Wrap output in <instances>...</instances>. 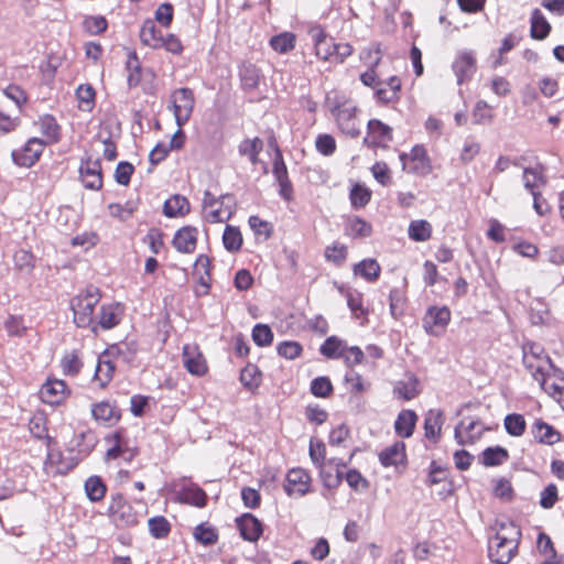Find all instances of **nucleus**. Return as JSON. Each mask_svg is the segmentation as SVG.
Instances as JSON below:
<instances>
[{
    "label": "nucleus",
    "instance_id": "412c9836",
    "mask_svg": "<svg viewBox=\"0 0 564 564\" xmlns=\"http://www.w3.org/2000/svg\"><path fill=\"white\" fill-rule=\"evenodd\" d=\"M34 123L39 127L42 135L45 138L44 142H46V144H52L59 141L61 126L52 115L45 113L40 116Z\"/></svg>",
    "mask_w": 564,
    "mask_h": 564
},
{
    "label": "nucleus",
    "instance_id": "2eb2a0df",
    "mask_svg": "<svg viewBox=\"0 0 564 564\" xmlns=\"http://www.w3.org/2000/svg\"><path fill=\"white\" fill-rule=\"evenodd\" d=\"M183 365L194 376H203L207 372L206 360L195 345H185L183 347Z\"/></svg>",
    "mask_w": 564,
    "mask_h": 564
},
{
    "label": "nucleus",
    "instance_id": "2f4dec72",
    "mask_svg": "<svg viewBox=\"0 0 564 564\" xmlns=\"http://www.w3.org/2000/svg\"><path fill=\"white\" fill-rule=\"evenodd\" d=\"M381 268L375 259H365L354 265V273L360 275L368 282L376 281L380 275Z\"/></svg>",
    "mask_w": 564,
    "mask_h": 564
},
{
    "label": "nucleus",
    "instance_id": "49530a36",
    "mask_svg": "<svg viewBox=\"0 0 564 564\" xmlns=\"http://www.w3.org/2000/svg\"><path fill=\"white\" fill-rule=\"evenodd\" d=\"M347 305L356 318L367 315L368 311L364 307L362 294L358 291L346 292Z\"/></svg>",
    "mask_w": 564,
    "mask_h": 564
},
{
    "label": "nucleus",
    "instance_id": "4be33fe9",
    "mask_svg": "<svg viewBox=\"0 0 564 564\" xmlns=\"http://www.w3.org/2000/svg\"><path fill=\"white\" fill-rule=\"evenodd\" d=\"M379 460L384 467L404 465L406 460L404 443L395 442L393 445L381 451Z\"/></svg>",
    "mask_w": 564,
    "mask_h": 564
},
{
    "label": "nucleus",
    "instance_id": "3c124183",
    "mask_svg": "<svg viewBox=\"0 0 564 564\" xmlns=\"http://www.w3.org/2000/svg\"><path fill=\"white\" fill-rule=\"evenodd\" d=\"M252 340L259 347H265L273 341V333L265 324H257L252 329Z\"/></svg>",
    "mask_w": 564,
    "mask_h": 564
},
{
    "label": "nucleus",
    "instance_id": "39448f33",
    "mask_svg": "<svg viewBox=\"0 0 564 564\" xmlns=\"http://www.w3.org/2000/svg\"><path fill=\"white\" fill-rule=\"evenodd\" d=\"M170 109L173 110L176 124L182 128L191 118L194 109V93L189 88L175 89L170 97Z\"/></svg>",
    "mask_w": 564,
    "mask_h": 564
},
{
    "label": "nucleus",
    "instance_id": "f257e3e1",
    "mask_svg": "<svg viewBox=\"0 0 564 564\" xmlns=\"http://www.w3.org/2000/svg\"><path fill=\"white\" fill-rule=\"evenodd\" d=\"M521 530L513 522H501L496 534L489 539L488 555L495 564H508L517 554Z\"/></svg>",
    "mask_w": 564,
    "mask_h": 564
},
{
    "label": "nucleus",
    "instance_id": "4468645a",
    "mask_svg": "<svg viewBox=\"0 0 564 564\" xmlns=\"http://www.w3.org/2000/svg\"><path fill=\"white\" fill-rule=\"evenodd\" d=\"M451 321V311L447 306H432L423 317V327L427 334L436 335L435 328L444 329Z\"/></svg>",
    "mask_w": 564,
    "mask_h": 564
},
{
    "label": "nucleus",
    "instance_id": "c756f323",
    "mask_svg": "<svg viewBox=\"0 0 564 564\" xmlns=\"http://www.w3.org/2000/svg\"><path fill=\"white\" fill-rule=\"evenodd\" d=\"M551 31V25L539 9H534L531 14L530 34L534 40L545 39Z\"/></svg>",
    "mask_w": 564,
    "mask_h": 564
},
{
    "label": "nucleus",
    "instance_id": "ea45409f",
    "mask_svg": "<svg viewBox=\"0 0 564 564\" xmlns=\"http://www.w3.org/2000/svg\"><path fill=\"white\" fill-rule=\"evenodd\" d=\"M551 375L545 376V383H539L541 389L549 393L551 397L557 399L564 410V377L560 378V382L556 380L551 381Z\"/></svg>",
    "mask_w": 564,
    "mask_h": 564
},
{
    "label": "nucleus",
    "instance_id": "8fccbe9b",
    "mask_svg": "<svg viewBox=\"0 0 564 564\" xmlns=\"http://www.w3.org/2000/svg\"><path fill=\"white\" fill-rule=\"evenodd\" d=\"M119 324L117 307L112 304L102 305L99 315V325L104 329H110Z\"/></svg>",
    "mask_w": 564,
    "mask_h": 564
},
{
    "label": "nucleus",
    "instance_id": "603ef678",
    "mask_svg": "<svg viewBox=\"0 0 564 564\" xmlns=\"http://www.w3.org/2000/svg\"><path fill=\"white\" fill-rule=\"evenodd\" d=\"M522 180L525 189H528L532 195L533 193H538L535 188L540 183L544 182L542 173L538 169L533 167H525L523 170Z\"/></svg>",
    "mask_w": 564,
    "mask_h": 564
},
{
    "label": "nucleus",
    "instance_id": "bf43d9fd",
    "mask_svg": "<svg viewBox=\"0 0 564 564\" xmlns=\"http://www.w3.org/2000/svg\"><path fill=\"white\" fill-rule=\"evenodd\" d=\"M97 444V436L93 431L82 432L77 436L76 445L80 453L88 454Z\"/></svg>",
    "mask_w": 564,
    "mask_h": 564
},
{
    "label": "nucleus",
    "instance_id": "e2e57ef3",
    "mask_svg": "<svg viewBox=\"0 0 564 564\" xmlns=\"http://www.w3.org/2000/svg\"><path fill=\"white\" fill-rule=\"evenodd\" d=\"M325 456H326V446L322 441L314 442L311 440L310 442V457L313 462V464L318 467L322 466L325 463Z\"/></svg>",
    "mask_w": 564,
    "mask_h": 564
},
{
    "label": "nucleus",
    "instance_id": "f704fd0d",
    "mask_svg": "<svg viewBox=\"0 0 564 564\" xmlns=\"http://www.w3.org/2000/svg\"><path fill=\"white\" fill-rule=\"evenodd\" d=\"M409 237L413 241L423 242L431 238L432 226L427 220H412L408 229Z\"/></svg>",
    "mask_w": 564,
    "mask_h": 564
},
{
    "label": "nucleus",
    "instance_id": "7c9ffc66",
    "mask_svg": "<svg viewBox=\"0 0 564 564\" xmlns=\"http://www.w3.org/2000/svg\"><path fill=\"white\" fill-rule=\"evenodd\" d=\"M397 398L410 401L419 395V380L416 377L411 376L406 381H399L393 389Z\"/></svg>",
    "mask_w": 564,
    "mask_h": 564
},
{
    "label": "nucleus",
    "instance_id": "4d7b16f0",
    "mask_svg": "<svg viewBox=\"0 0 564 564\" xmlns=\"http://www.w3.org/2000/svg\"><path fill=\"white\" fill-rule=\"evenodd\" d=\"M127 68L129 70L128 85L129 87H137L141 82L140 63L135 53L128 56Z\"/></svg>",
    "mask_w": 564,
    "mask_h": 564
},
{
    "label": "nucleus",
    "instance_id": "a878e982",
    "mask_svg": "<svg viewBox=\"0 0 564 564\" xmlns=\"http://www.w3.org/2000/svg\"><path fill=\"white\" fill-rule=\"evenodd\" d=\"M444 419L440 410H430L424 419L425 437L436 442L441 435Z\"/></svg>",
    "mask_w": 564,
    "mask_h": 564
},
{
    "label": "nucleus",
    "instance_id": "58836bf2",
    "mask_svg": "<svg viewBox=\"0 0 564 564\" xmlns=\"http://www.w3.org/2000/svg\"><path fill=\"white\" fill-rule=\"evenodd\" d=\"M223 243L230 252L238 251L242 246V236L237 227L227 225L223 234Z\"/></svg>",
    "mask_w": 564,
    "mask_h": 564
},
{
    "label": "nucleus",
    "instance_id": "c85d7f7f",
    "mask_svg": "<svg viewBox=\"0 0 564 564\" xmlns=\"http://www.w3.org/2000/svg\"><path fill=\"white\" fill-rule=\"evenodd\" d=\"M346 349L347 345L344 340L336 336H330L322 344L319 352L329 359H338L345 356Z\"/></svg>",
    "mask_w": 564,
    "mask_h": 564
},
{
    "label": "nucleus",
    "instance_id": "5fc2aeb1",
    "mask_svg": "<svg viewBox=\"0 0 564 564\" xmlns=\"http://www.w3.org/2000/svg\"><path fill=\"white\" fill-rule=\"evenodd\" d=\"M310 390L317 398H327L333 392V384L328 377H317L312 380Z\"/></svg>",
    "mask_w": 564,
    "mask_h": 564
},
{
    "label": "nucleus",
    "instance_id": "a18cd8bd",
    "mask_svg": "<svg viewBox=\"0 0 564 564\" xmlns=\"http://www.w3.org/2000/svg\"><path fill=\"white\" fill-rule=\"evenodd\" d=\"M148 523L149 531L155 539H164L171 531L170 522L162 516L151 518Z\"/></svg>",
    "mask_w": 564,
    "mask_h": 564
},
{
    "label": "nucleus",
    "instance_id": "680f3d73",
    "mask_svg": "<svg viewBox=\"0 0 564 564\" xmlns=\"http://www.w3.org/2000/svg\"><path fill=\"white\" fill-rule=\"evenodd\" d=\"M315 147L321 154L328 156L335 152L336 141L330 134H318Z\"/></svg>",
    "mask_w": 564,
    "mask_h": 564
},
{
    "label": "nucleus",
    "instance_id": "37998d69",
    "mask_svg": "<svg viewBox=\"0 0 564 564\" xmlns=\"http://www.w3.org/2000/svg\"><path fill=\"white\" fill-rule=\"evenodd\" d=\"M505 429L511 436L519 437L525 431V420L521 414H508L505 417Z\"/></svg>",
    "mask_w": 564,
    "mask_h": 564
},
{
    "label": "nucleus",
    "instance_id": "4c0bfd02",
    "mask_svg": "<svg viewBox=\"0 0 564 564\" xmlns=\"http://www.w3.org/2000/svg\"><path fill=\"white\" fill-rule=\"evenodd\" d=\"M106 490V485L98 476H90L85 481L86 495L93 502L100 501L105 497Z\"/></svg>",
    "mask_w": 564,
    "mask_h": 564
},
{
    "label": "nucleus",
    "instance_id": "f3484780",
    "mask_svg": "<svg viewBox=\"0 0 564 564\" xmlns=\"http://www.w3.org/2000/svg\"><path fill=\"white\" fill-rule=\"evenodd\" d=\"M67 395V386L63 380H47L40 390L41 400L44 403L56 405L65 400Z\"/></svg>",
    "mask_w": 564,
    "mask_h": 564
},
{
    "label": "nucleus",
    "instance_id": "69168bd1",
    "mask_svg": "<svg viewBox=\"0 0 564 564\" xmlns=\"http://www.w3.org/2000/svg\"><path fill=\"white\" fill-rule=\"evenodd\" d=\"M278 354L286 359H294L302 352V346L297 341H283L276 347Z\"/></svg>",
    "mask_w": 564,
    "mask_h": 564
},
{
    "label": "nucleus",
    "instance_id": "a211bd4d",
    "mask_svg": "<svg viewBox=\"0 0 564 564\" xmlns=\"http://www.w3.org/2000/svg\"><path fill=\"white\" fill-rule=\"evenodd\" d=\"M91 415L100 424L112 426L121 417L120 410L108 401H101L91 405Z\"/></svg>",
    "mask_w": 564,
    "mask_h": 564
},
{
    "label": "nucleus",
    "instance_id": "13d9d810",
    "mask_svg": "<svg viewBox=\"0 0 564 564\" xmlns=\"http://www.w3.org/2000/svg\"><path fill=\"white\" fill-rule=\"evenodd\" d=\"M76 96L82 109L90 110L93 108L95 90L90 85H80L76 90Z\"/></svg>",
    "mask_w": 564,
    "mask_h": 564
},
{
    "label": "nucleus",
    "instance_id": "393cba45",
    "mask_svg": "<svg viewBox=\"0 0 564 564\" xmlns=\"http://www.w3.org/2000/svg\"><path fill=\"white\" fill-rule=\"evenodd\" d=\"M534 438L543 444L553 445L560 441V433L547 423L536 420L532 425Z\"/></svg>",
    "mask_w": 564,
    "mask_h": 564
},
{
    "label": "nucleus",
    "instance_id": "dca6fc26",
    "mask_svg": "<svg viewBox=\"0 0 564 564\" xmlns=\"http://www.w3.org/2000/svg\"><path fill=\"white\" fill-rule=\"evenodd\" d=\"M482 429L480 422L475 419H466L459 422L455 427L454 436L458 444H473L481 436Z\"/></svg>",
    "mask_w": 564,
    "mask_h": 564
},
{
    "label": "nucleus",
    "instance_id": "052dcab7",
    "mask_svg": "<svg viewBox=\"0 0 564 564\" xmlns=\"http://www.w3.org/2000/svg\"><path fill=\"white\" fill-rule=\"evenodd\" d=\"M194 536L203 545H212L216 543L218 539L215 530L204 524H199L195 528Z\"/></svg>",
    "mask_w": 564,
    "mask_h": 564
},
{
    "label": "nucleus",
    "instance_id": "c03bdc74",
    "mask_svg": "<svg viewBox=\"0 0 564 564\" xmlns=\"http://www.w3.org/2000/svg\"><path fill=\"white\" fill-rule=\"evenodd\" d=\"M319 469V476L325 487L332 489L340 485L343 479V473L339 469L333 471L332 467L327 464L317 467Z\"/></svg>",
    "mask_w": 564,
    "mask_h": 564
},
{
    "label": "nucleus",
    "instance_id": "774afa93",
    "mask_svg": "<svg viewBox=\"0 0 564 564\" xmlns=\"http://www.w3.org/2000/svg\"><path fill=\"white\" fill-rule=\"evenodd\" d=\"M84 28L89 34H99L107 29V20L101 15L88 17L84 20Z\"/></svg>",
    "mask_w": 564,
    "mask_h": 564
},
{
    "label": "nucleus",
    "instance_id": "5701e85b",
    "mask_svg": "<svg viewBox=\"0 0 564 564\" xmlns=\"http://www.w3.org/2000/svg\"><path fill=\"white\" fill-rule=\"evenodd\" d=\"M417 415L413 410H402L394 422V431L398 436L408 438L413 434Z\"/></svg>",
    "mask_w": 564,
    "mask_h": 564
},
{
    "label": "nucleus",
    "instance_id": "864d4df0",
    "mask_svg": "<svg viewBox=\"0 0 564 564\" xmlns=\"http://www.w3.org/2000/svg\"><path fill=\"white\" fill-rule=\"evenodd\" d=\"M62 369L64 373L69 376H76L82 368V361L78 357V354L73 350L70 352H66L61 361Z\"/></svg>",
    "mask_w": 564,
    "mask_h": 564
},
{
    "label": "nucleus",
    "instance_id": "9b49d317",
    "mask_svg": "<svg viewBox=\"0 0 564 564\" xmlns=\"http://www.w3.org/2000/svg\"><path fill=\"white\" fill-rule=\"evenodd\" d=\"M79 173L84 186L98 191L102 186L101 164L99 160L87 159L79 166Z\"/></svg>",
    "mask_w": 564,
    "mask_h": 564
},
{
    "label": "nucleus",
    "instance_id": "09e8293b",
    "mask_svg": "<svg viewBox=\"0 0 564 564\" xmlns=\"http://www.w3.org/2000/svg\"><path fill=\"white\" fill-rule=\"evenodd\" d=\"M241 383L252 390L259 387L260 384V371L254 365H247L240 373Z\"/></svg>",
    "mask_w": 564,
    "mask_h": 564
},
{
    "label": "nucleus",
    "instance_id": "0eeeda50",
    "mask_svg": "<svg viewBox=\"0 0 564 564\" xmlns=\"http://www.w3.org/2000/svg\"><path fill=\"white\" fill-rule=\"evenodd\" d=\"M399 158L402 169L410 173L425 175L431 171L430 160L422 145L413 147L410 153H401Z\"/></svg>",
    "mask_w": 564,
    "mask_h": 564
},
{
    "label": "nucleus",
    "instance_id": "b1692460",
    "mask_svg": "<svg viewBox=\"0 0 564 564\" xmlns=\"http://www.w3.org/2000/svg\"><path fill=\"white\" fill-rule=\"evenodd\" d=\"M163 213L170 218L185 216L189 213L188 199L178 194L171 196L164 203Z\"/></svg>",
    "mask_w": 564,
    "mask_h": 564
},
{
    "label": "nucleus",
    "instance_id": "7ed1b4c3",
    "mask_svg": "<svg viewBox=\"0 0 564 564\" xmlns=\"http://www.w3.org/2000/svg\"><path fill=\"white\" fill-rule=\"evenodd\" d=\"M234 200L230 195H221L215 197L210 192L206 191L203 198L204 217L212 224L224 223L228 220L234 213Z\"/></svg>",
    "mask_w": 564,
    "mask_h": 564
},
{
    "label": "nucleus",
    "instance_id": "79ce46f5",
    "mask_svg": "<svg viewBox=\"0 0 564 564\" xmlns=\"http://www.w3.org/2000/svg\"><path fill=\"white\" fill-rule=\"evenodd\" d=\"M138 203L134 200H128L124 204L112 203L108 205V210L110 216L127 220L135 212Z\"/></svg>",
    "mask_w": 564,
    "mask_h": 564
},
{
    "label": "nucleus",
    "instance_id": "c9c22d12",
    "mask_svg": "<svg viewBox=\"0 0 564 564\" xmlns=\"http://www.w3.org/2000/svg\"><path fill=\"white\" fill-rule=\"evenodd\" d=\"M509 458L508 451L501 446L488 447L481 453V463L485 466H499Z\"/></svg>",
    "mask_w": 564,
    "mask_h": 564
},
{
    "label": "nucleus",
    "instance_id": "20e7f679",
    "mask_svg": "<svg viewBox=\"0 0 564 564\" xmlns=\"http://www.w3.org/2000/svg\"><path fill=\"white\" fill-rule=\"evenodd\" d=\"M109 516L118 528H131L137 525L142 518V513L134 509L121 494L111 497L109 505Z\"/></svg>",
    "mask_w": 564,
    "mask_h": 564
},
{
    "label": "nucleus",
    "instance_id": "9d476101",
    "mask_svg": "<svg viewBox=\"0 0 564 564\" xmlns=\"http://www.w3.org/2000/svg\"><path fill=\"white\" fill-rule=\"evenodd\" d=\"M367 137L364 144L375 148L384 147L387 142L392 140V129L378 119H371L368 122Z\"/></svg>",
    "mask_w": 564,
    "mask_h": 564
},
{
    "label": "nucleus",
    "instance_id": "f03ea898",
    "mask_svg": "<svg viewBox=\"0 0 564 564\" xmlns=\"http://www.w3.org/2000/svg\"><path fill=\"white\" fill-rule=\"evenodd\" d=\"M100 297L98 288L89 286L85 292L72 299L70 308L74 315V323L78 327H88L94 323V310L99 303Z\"/></svg>",
    "mask_w": 564,
    "mask_h": 564
},
{
    "label": "nucleus",
    "instance_id": "423d86ee",
    "mask_svg": "<svg viewBox=\"0 0 564 564\" xmlns=\"http://www.w3.org/2000/svg\"><path fill=\"white\" fill-rule=\"evenodd\" d=\"M45 145L43 139L30 138L22 148L12 151V160L19 166L31 167L39 161Z\"/></svg>",
    "mask_w": 564,
    "mask_h": 564
},
{
    "label": "nucleus",
    "instance_id": "e433bc0d",
    "mask_svg": "<svg viewBox=\"0 0 564 564\" xmlns=\"http://www.w3.org/2000/svg\"><path fill=\"white\" fill-rule=\"evenodd\" d=\"M196 267L204 269V275H200L197 285L195 286V294L196 296H204L207 295L210 289L209 284V259L206 256H199L196 261Z\"/></svg>",
    "mask_w": 564,
    "mask_h": 564
},
{
    "label": "nucleus",
    "instance_id": "aec40b11",
    "mask_svg": "<svg viewBox=\"0 0 564 564\" xmlns=\"http://www.w3.org/2000/svg\"><path fill=\"white\" fill-rule=\"evenodd\" d=\"M241 536L250 542L257 541L262 533L261 522L251 513H245L237 519Z\"/></svg>",
    "mask_w": 564,
    "mask_h": 564
},
{
    "label": "nucleus",
    "instance_id": "f8f14e48",
    "mask_svg": "<svg viewBox=\"0 0 564 564\" xmlns=\"http://www.w3.org/2000/svg\"><path fill=\"white\" fill-rule=\"evenodd\" d=\"M310 475L302 468L291 469L285 479L284 489L289 496L302 497L308 492Z\"/></svg>",
    "mask_w": 564,
    "mask_h": 564
},
{
    "label": "nucleus",
    "instance_id": "6e6552de",
    "mask_svg": "<svg viewBox=\"0 0 564 564\" xmlns=\"http://www.w3.org/2000/svg\"><path fill=\"white\" fill-rule=\"evenodd\" d=\"M452 69L456 76L457 84L469 82L477 70V59L474 51H460L457 53Z\"/></svg>",
    "mask_w": 564,
    "mask_h": 564
},
{
    "label": "nucleus",
    "instance_id": "ddd939ff",
    "mask_svg": "<svg viewBox=\"0 0 564 564\" xmlns=\"http://www.w3.org/2000/svg\"><path fill=\"white\" fill-rule=\"evenodd\" d=\"M523 365L532 378L543 384L545 383V376H550V371L555 370L549 356L536 358L532 355H523Z\"/></svg>",
    "mask_w": 564,
    "mask_h": 564
},
{
    "label": "nucleus",
    "instance_id": "bb28decb",
    "mask_svg": "<svg viewBox=\"0 0 564 564\" xmlns=\"http://www.w3.org/2000/svg\"><path fill=\"white\" fill-rule=\"evenodd\" d=\"M162 31L155 26L153 21L148 20L143 23L140 31V40L144 45L160 48L162 46Z\"/></svg>",
    "mask_w": 564,
    "mask_h": 564
},
{
    "label": "nucleus",
    "instance_id": "0e129e2a",
    "mask_svg": "<svg viewBox=\"0 0 564 564\" xmlns=\"http://www.w3.org/2000/svg\"><path fill=\"white\" fill-rule=\"evenodd\" d=\"M13 260L15 265L22 270V271H31L34 267V257L33 254L24 249L18 250L14 256Z\"/></svg>",
    "mask_w": 564,
    "mask_h": 564
},
{
    "label": "nucleus",
    "instance_id": "de8ad7c7",
    "mask_svg": "<svg viewBox=\"0 0 564 564\" xmlns=\"http://www.w3.org/2000/svg\"><path fill=\"white\" fill-rule=\"evenodd\" d=\"M271 47L279 53H286L293 50L295 45V36L292 33H282L270 40Z\"/></svg>",
    "mask_w": 564,
    "mask_h": 564
},
{
    "label": "nucleus",
    "instance_id": "cd10ccee",
    "mask_svg": "<svg viewBox=\"0 0 564 564\" xmlns=\"http://www.w3.org/2000/svg\"><path fill=\"white\" fill-rule=\"evenodd\" d=\"M178 497L181 501L193 505L198 508L205 507L207 500L205 491L194 484L184 486L180 490Z\"/></svg>",
    "mask_w": 564,
    "mask_h": 564
},
{
    "label": "nucleus",
    "instance_id": "a19ab883",
    "mask_svg": "<svg viewBox=\"0 0 564 564\" xmlns=\"http://www.w3.org/2000/svg\"><path fill=\"white\" fill-rule=\"evenodd\" d=\"M259 78H260V74H259V69L249 64V65H243L240 69V79H241V85L243 87V89L246 90H252L254 88H257L258 84H259Z\"/></svg>",
    "mask_w": 564,
    "mask_h": 564
},
{
    "label": "nucleus",
    "instance_id": "6ab92c4d",
    "mask_svg": "<svg viewBox=\"0 0 564 564\" xmlns=\"http://www.w3.org/2000/svg\"><path fill=\"white\" fill-rule=\"evenodd\" d=\"M197 229L195 227L185 226L178 229L173 238V246L183 253H192L196 249Z\"/></svg>",
    "mask_w": 564,
    "mask_h": 564
},
{
    "label": "nucleus",
    "instance_id": "473e14b6",
    "mask_svg": "<svg viewBox=\"0 0 564 564\" xmlns=\"http://www.w3.org/2000/svg\"><path fill=\"white\" fill-rule=\"evenodd\" d=\"M263 149V142L260 138L246 139L240 142L238 151L240 155L247 156L251 164L256 165L259 161V153Z\"/></svg>",
    "mask_w": 564,
    "mask_h": 564
},
{
    "label": "nucleus",
    "instance_id": "72a5a7b5",
    "mask_svg": "<svg viewBox=\"0 0 564 564\" xmlns=\"http://www.w3.org/2000/svg\"><path fill=\"white\" fill-rule=\"evenodd\" d=\"M113 372L115 365L105 355L100 356L95 370V380L99 382L101 388H105L110 382Z\"/></svg>",
    "mask_w": 564,
    "mask_h": 564
},
{
    "label": "nucleus",
    "instance_id": "6e6d98bb",
    "mask_svg": "<svg viewBox=\"0 0 564 564\" xmlns=\"http://www.w3.org/2000/svg\"><path fill=\"white\" fill-rule=\"evenodd\" d=\"M324 256L327 261L341 265L347 258V248L344 245L334 243L325 248Z\"/></svg>",
    "mask_w": 564,
    "mask_h": 564
},
{
    "label": "nucleus",
    "instance_id": "338daca9",
    "mask_svg": "<svg viewBox=\"0 0 564 564\" xmlns=\"http://www.w3.org/2000/svg\"><path fill=\"white\" fill-rule=\"evenodd\" d=\"M345 478L349 487L356 491L366 490L369 487V481L357 469H350Z\"/></svg>",
    "mask_w": 564,
    "mask_h": 564
},
{
    "label": "nucleus",
    "instance_id": "1a4fd4ad",
    "mask_svg": "<svg viewBox=\"0 0 564 564\" xmlns=\"http://www.w3.org/2000/svg\"><path fill=\"white\" fill-rule=\"evenodd\" d=\"M337 124L343 133L351 138L360 134L358 120L356 117V107L340 106L334 110Z\"/></svg>",
    "mask_w": 564,
    "mask_h": 564
}]
</instances>
